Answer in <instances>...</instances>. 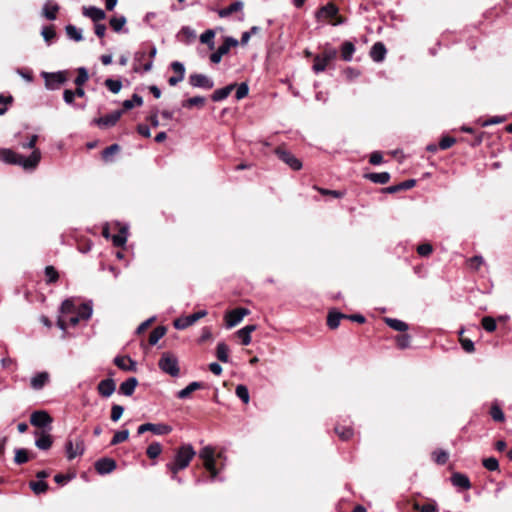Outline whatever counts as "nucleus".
<instances>
[{"label":"nucleus","mask_w":512,"mask_h":512,"mask_svg":"<svg viewBox=\"0 0 512 512\" xmlns=\"http://www.w3.org/2000/svg\"><path fill=\"white\" fill-rule=\"evenodd\" d=\"M41 159V152L34 149L29 157H24L11 149L0 150V160L8 164H17L26 170L35 169Z\"/></svg>","instance_id":"obj_1"},{"label":"nucleus","mask_w":512,"mask_h":512,"mask_svg":"<svg viewBox=\"0 0 512 512\" xmlns=\"http://www.w3.org/2000/svg\"><path fill=\"white\" fill-rule=\"evenodd\" d=\"M195 455L196 451L191 444H184L177 449L174 460L167 464V468L172 473L173 479H176L179 471L189 466Z\"/></svg>","instance_id":"obj_2"},{"label":"nucleus","mask_w":512,"mask_h":512,"mask_svg":"<svg viewBox=\"0 0 512 512\" xmlns=\"http://www.w3.org/2000/svg\"><path fill=\"white\" fill-rule=\"evenodd\" d=\"M158 365L164 373L169 374L172 377H177L180 373L177 357L169 352L162 354Z\"/></svg>","instance_id":"obj_3"},{"label":"nucleus","mask_w":512,"mask_h":512,"mask_svg":"<svg viewBox=\"0 0 512 512\" xmlns=\"http://www.w3.org/2000/svg\"><path fill=\"white\" fill-rule=\"evenodd\" d=\"M337 56V50L334 48H326L322 52V54L315 56L314 58V64H313V71L315 73L323 72L328 63L332 60H334Z\"/></svg>","instance_id":"obj_4"},{"label":"nucleus","mask_w":512,"mask_h":512,"mask_svg":"<svg viewBox=\"0 0 512 512\" xmlns=\"http://www.w3.org/2000/svg\"><path fill=\"white\" fill-rule=\"evenodd\" d=\"M275 154L292 170L298 171L302 168V162L300 161V159L295 157L290 151L286 150L285 148L277 147L275 149Z\"/></svg>","instance_id":"obj_5"},{"label":"nucleus","mask_w":512,"mask_h":512,"mask_svg":"<svg viewBox=\"0 0 512 512\" xmlns=\"http://www.w3.org/2000/svg\"><path fill=\"white\" fill-rule=\"evenodd\" d=\"M65 449L68 460L81 456L85 451L84 440L81 437H77L74 440L68 439Z\"/></svg>","instance_id":"obj_6"},{"label":"nucleus","mask_w":512,"mask_h":512,"mask_svg":"<svg viewBox=\"0 0 512 512\" xmlns=\"http://www.w3.org/2000/svg\"><path fill=\"white\" fill-rule=\"evenodd\" d=\"M239 42L233 37H226L224 43L218 47L217 51L210 55L212 63H219L224 55H226L232 47L238 46Z\"/></svg>","instance_id":"obj_7"},{"label":"nucleus","mask_w":512,"mask_h":512,"mask_svg":"<svg viewBox=\"0 0 512 512\" xmlns=\"http://www.w3.org/2000/svg\"><path fill=\"white\" fill-rule=\"evenodd\" d=\"M207 315L206 310H200L188 316H182L174 321V327L178 330H183L196 323L201 318Z\"/></svg>","instance_id":"obj_8"},{"label":"nucleus","mask_w":512,"mask_h":512,"mask_svg":"<svg viewBox=\"0 0 512 512\" xmlns=\"http://www.w3.org/2000/svg\"><path fill=\"white\" fill-rule=\"evenodd\" d=\"M250 311L247 308H236L231 311H228L225 314V322L226 327L228 329L235 327L238 325L245 316H247Z\"/></svg>","instance_id":"obj_9"},{"label":"nucleus","mask_w":512,"mask_h":512,"mask_svg":"<svg viewBox=\"0 0 512 512\" xmlns=\"http://www.w3.org/2000/svg\"><path fill=\"white\" fill-rule=\"evenodd\" d=\"M147 431H150L156 435H166L172 431V427L167 424H163V423H157V424L144 423V424L140 425L137 429V433L139 435H141Z\"/></svg>","instance_id":"obj_10"},{"label":"nucleus","mask_w":512,"mask_h":512,"mask_svg":"<svg viewBox=\"0 0 512 512\" xmlns=\"http://www.w3.org/2000/svg\"><path fill=\"white\" fill-rule=\"evenodd\" d=\"M189 83L193 87L211 89L214 86V82L206 75L194 73L189 76Z\"/></svg>","instance_id":"obj_11"},{"label":"nucleus","mask_w":512,"mask_h":512,"mask_svg":"<svg viewBox=\"0 0 512 512\" xmlns=\"http://www.w3.org/2000/svg\"><path fill=\"white\" fill-rule=\"evenodd\" d=\"M44 77L47 88L52 90L58 89L66 81V75L61 71L56 73H45Z\"/></svg>","instance_id":"obj_12"},{"label":"nucleus","mask_w":512,"mask_h":512,"mask_svg":"<svg viewBox=\"0 0 512 512\" xmlns=\"http://www.w3.org/2000/svg\"><path fill=\"white\" fill-rule=\"evenodd\" d=\"M122 116V111H114L104 117L95 119L93 122L100 128H108L114 126Z\"/></svg>","instance_id":"obj_13"},{"label":"nucleus","mask_w":512,"mask_h":512,"mask_svg":"<svg viewBox=\"0 0 512 512\" xmlns=\"http://www.w3.org/2000/svg\"><path fill=\"white\" fill-rule=\"evenodd\" d=\"M30 423L35 427H46L52 423V418L45 411H35L31 414Z\"/></svg>","instance_id":"obj_14"},{"label":"nucleus","mask_w":512,"mask_h":512,"mask_svg":"<svg viewBox=\"0 0 512 512\" xmlns=\"http://www.w3.org/2000/svg\"><path fill=\"white\" fill-rule=\"evenodd\" d=\"M115 468L116 462L111 458H102L95 463V469L101 475L111 473Z\"/></svg>","instance_id":"obj_15"},{"label":"nucleus","mask_w":512,"mask_h":512,"mask_svg":"<svg viewBox=\"0 0 512 512\" xmlns=\"http://www.w3.org/2000/svg\"><path fill=\"white\" fill-rule=\"evenodd\" d=\"M173 71L176 73L168 80L169 85L175 86L184 79L185 67L181 62L174 61L171 64Z\"/></svg>","instance_id":"obj_16"},{"label":"nucleus","mask_w":512,"mask_h":512,"mask_svg":"<svg viewBox=\"0 0 512 512\" xmlns=\"http://www.w3.org/2000/svg\"><path fill=\"white\" fill-rule=\"evenodd\" d=\"M50 376L48 372H39L30 380V386L34 390H41L48 382Z\"/></svg>","instance_id":"obj_17"},{"label":"nucleus","mask_w":512,"mask_h":512,"mask_svg":"<svg viewBox=\"0 0 512 512\" xmlns=\"http://www.w3.org/2000/svg\"><path fill=\"white\" fill-rule=\"evenodd\" d=\"M338 14V8L333 3H328L322 6L315 14L319 20L321 18L330 19L336 17Z\"/></svg>","instance_id":"obj_18"},{"label":"nucleus","mask_w":512,"mask_h":512,"mask_svg":"<svg viewBox=\"0 0 512 512\" xmlns=\"http://www.w3.org/2000/svg\"><path fill=\"white\" fill-rule=\"evenodd\" d=\"M82 13L84 16L90 18L92 21L96 23L105 19L106 17L105 12L102 9L97 8L95 6L83 7Z\"/></svg>","instance_id":"obj_19"},{"label":"nucleus","mask_w":512,"mask_h":512,"mask_svg":"<svg viewBox=\"0 0 512 512\" xmlns=\"http://www.w3.org/2000/svg\"><path fill=\"white\" fill-rule=\"evenodd\" d=\"M114 364L124 371H136V362L128 356H117Z\"/></svg>","instance_id":"obj_20"},{"label":"nucleus","mask_w":512,"mask_h":512,"mask_svg":"<svg viewBox=\"0 0 512 512\" xmlns=\"http://www.w3.org/2000/svg\"><path fill=\"white\" fill-rule=\"evenodd\" d=\"M38 438L35 441V445L40 450H48L52 446L53 440L50 434L46 432H35Z\"/></svg>","instance_id":"obj_21"},{"label":"nucleus","mask_w":512,"mask_h":512,"mask_svg":"<svg viewBox=\"0 0 512 512\" xmlns=\"http://www.w3.org/2000/svg\"><path fill=\"white\" fill-rule=\"evenodd\" d=\"M116 389L115 382L113 379H104L98 384V392L103 397L111 396Z\"/></svg>","instance_id":"obj_22"},{"label":"nucleus","mask_w":512,"mask_h":512,"mask_svg":"<svg viewBox=\"0 0 512 512\" xmlns=\"http://www.w3.org/2000/svg\"><path fill=\"white\" fill-rule=\"evenodd\" d=\"M386 52L385 45L382 42H376L370 50V57L375 62H381L384 60Z\"/></svg>","instance_id":"obj_23"},{"label":"nucleus","mask_w":512,"mask_h":512,"mask_svg":"<svg viewBox=\"0 0 512 512\" xmlns=\"http://www.w3.org/2000/svg\"><path fill=\"white\" fill-rule=\"evenodd\" d=\"M137 385L138 380L135 377H130L121 383L119 392L125 396H131L134 393Z\"/></svg>","instance_id":"obj_24"},{"label":"nucleus","mask_w":512,"mask_h":512,"mask_svg":"<svg viewBox=\"0 0 512 512\" xmlns=\"http://www.w3.org/2000/svg\"><path fill=\"white\" fill-rule=\"evenodd\" d=\"M60 7L57 3L49 0L42 8V15L48 20H55Z\"/></svg>","instance_id":"obj_25"},{"label":"nucleus","mask_w":512,"mask_h":512,"mask_svg":"<svg viewBox=\"0 0 512 512\" xmlns=\"http://www.w3.org/2000/svg\"><path fill=\"white\" fill-rule=\"evenodd\" d=\"M202 387H203V384L201 382H197V381L191 382L184 389L177 392V397L179 399L189 398L194 391L199 390Z\"/></svg>","instance_id":"obj_26"},{"label":"nucleus","mask_w":512,"mask_h":512,"mask_svg":"<svg viewBox=\"0 0 512 512\" xmlns=\"http://www.w3.org/2000/svg\"><path fill=\"white\" fill-rule=\"evenodd\" d=\"M235 87L236 84H230L226 87L215 90L211 96L212 100L219 102L226 99Z\"/></svg>","instance_id":"obj_27"},{"label":"nucleus","mask_w":512,"mask_h":512,"mask_svg":"<svg viewBox=\"0 0 512 512\" xmlns=\"http://www.w3.org/2000/svg\"><path fill=\"white\" fill-rule=\"evenodd\" d=\"M451 482L454 486L460 487L463 489H469L471 486L469 478L466 475L461 474V473H454L451 476Z\"/></svg>","instance_id":"obj_28"},{"label":"nucleus","mask_w":512,"mask_h":512,"mask_svg":"<svg viewBox=\"0 0 512 512\" xmlns=\"http://www.w3.org/2000/svg\"><path fill=\"white\" fill-rule=\"evenodd\" d=\"M242 9H243V2L235 1L231 5H229L228 7L219 10L218 11V15L221 18H225V17H228L229 15H231L234 12L241 11Z\"/></svg>","instance_id":"obj_29"},{"label":"nucleus","mask_w":512,"mask_h":512,"mask_svg":"<svg viewBox=\"0 0 512 512\" xmlns=\"http://www.w3.org/2000/svg\"><path fill=\"white\" fill-rule=\"evenodd\" d=\"M365 178L369 179L373 183L386 184L390 180V174L388 172L368 173L365 175Z\"/></svg>","instance_id":"obj_30"},{"label":"nucleus","mask_w":512,"mask_h":512,"mask_svg":"<svg viewBox=\"0 0 512 512\" xmlns=\"http://www.w3.org/2000/svg\"><path fill=\"white\" fill-rule=\"evenodd\" d=\"M355 52V46L352 42L346 41L341 46V57L344 61H351Z\"/></svg>","instance_id":"obj_31"},{"label":"nucleus","mask_w":512,"mask_h":512,"mask_svg":"<svg viewBox=\"0 0 512 512\" xmlns=\"http://www.w3.org/2000/svg\"><path fill=\"white\" fill-rule=\"evenodd\" d=\"M206 103V99L202 96H195V97H191L185 101L182 102V106L184 108H192V107H198V108H202Z\"/></svg>","instance_id":"obj_32"},{"label":"nucleus","mask_w":512,"mask_h":512,"mask_svg":"<svg viewBox=\"0 0 512 512\" xmlns=\"http://www.w3.org/2000/svg\"><path fill=\"white\" fill-rule=\"evenodd\" d=\"M385 323L395 331L404 332L408 329V325L399 319L386 318Z\"/></svg>","instance_id":"obj_33"},{"label":"nucleus","mask_w":512,"mask_h":512,"mask_svg":"<svg viewBox=\"0 0 512 512\" xmlns=\"http://www.w3.org/2000/svg\"><path fill=\"white\" fill-rule=\"evenodd\" d=\"M415 183L416 181L414 179L406 180L404 182H401L400 184L389 186L388 188H386V191L388 193H396L400 190H407L414 187Z\"/></svg>","instance_id":"obj_34"},{"label":"nucleus","mask_w":512,"mask_h":512,"mask_svg":"<svg viewBox=\"0 0 512 512\" xmlns=\"http://www.w3.org/2000/svg\"><path fill=\"white\" fill-rule=\"evenodd\" d=\"M79 321L80 319L77 315L70 316L67 319L59 317L57 320V325L60 329L66 330L68 326H76Z\"/></svg>","instance_id":"obj_35"},{"label":"nucleus","mask_w":512,"mask_h":512,"mask_svg":"<svg viewBox=\"0 0 512 512\" xmlns=\"http://www.w3.org/2000/svg\"><path fill=\"white\" fill-rule=\"evenodd\" d=\"M216 355L221 362L226 363L229 361V348L224 342L217 344Z\"/></svg>","instance_id":"obj_36"},{"label":"nucleus","mask_w":512,"mask_h":512,"mask_svg":"<svg viewBox=\"0 0 512 512\" xmlns=\"http://www.w3.org/2000/svg\"><path fill=\"white\" fill-rule=\"evenodd\" d=\"M127 20H126V17L121 15V16H114L110 19L109 21V24L111 26V28L115 31V32H120L122 31V29L124 28L125 24H126Z\"/></svg>","instance_id":"obj_37"},{"label":"nucleus","mask_w":512,"mask_h":512,"mask_svg":"<svg viewBox=\"0 0 512 512\" xmlns=\"http://www.w3.org/2000/svg\"><path fill=\"white\" fill-rule=\"evenodd\" d=\"M346 317H347V315H344L342 313L331 312V313H329L328 318H327V325L331 329H336L340 324V320L342 318H346Z\"/></svg>","instance_id":"obj_38"},{"label":"nucleus","mask_w":512,"mask_h":512,"mask_svg":"<svg viewBox=\"0 0 512 512\" xmlns=\"http://www.w3.org/2000/svg\"><path fill=\"white\" fill-rule=\"evenodd\" d=\"M166 328L164 326H158L156 327L149 336V343L150 345H155L158 343V341L165 335Z\"/></svg>","instance_id":"obj_39"},{"label":"nucleus","mask_w":512,"mask_h":512,"mask_svg":"<svg viewBox=\"0 0 512 512\" xmlns=\"http://www.w3.org/2000/svg\"><path fill=\"white\" fill-rule=\"evenodd\" d=\"M65 31H66L67 36L74 41L79 42L83 39L82 31L74 25H71V24L67 25L65 27Z\"/></svg>","instance_id":"obj_40"},{"label":"nucleus","mask_w":512,"mask_h":512,"mask_svg":"<svg viewBox=\"0 0 512 512\" xmlns=\"http://www.w3.org/2000/svg\"><path fill=\"white\" fill-rule=\"evenodd\" d=\"M92 311V304L90 302L83 303L77 311V316L79 319L88 320L92 316Z\"/></svg>","instance_id":"obj_41"},{"label":"nucleus","mask_w":512,"mask_h":512,"mask_svg":"<svg viewBox=\"0 0 512 512\" xmlns=\"http://www.w3.org/2000/svg\"><path fill=\"white\" fill-rule=\"evenodd\" d=\"M214 37H215V32L213 30L209 29L200 35V41L203 44H207L210 49H213L214 48Z\"/></svg>","instance_id":"obj_42"},{"label":"nucleus","mask_w":512,"mask_h":512,"mask_svg":"<svg viewBox=\"0 0 512 512\" xmlns=\"http://www.w3.org/2000/svg\"><path fill=\"white\" fill-rule=\"evenodd\" d=\"M162 452V446L158 442L151 443L146 450V454L149 458H157Z\"/></svg>","instance_id":"obj_43"},{"label":"nucleus","mask_w":512,"mask_h":512,"mask_svg":"<svg viewBox=\"0 0 512 512\" xmlns=\"http://www.w3.org/2000/svg\"><path fill=\"white\" fill-rule=\"evenodd\" d=\"M143 104V99L138 94H133L131 99H127L123 102V107L126 110L132 109L134 106H141Z\"/></svg>","instance_id":"obj_44"},{"label":"nucleus","mask_w":512,"mask_h":512,"mask_svg":"<svg viewBox=\"0 0 512 512\" xmlns=\"http://www.w3.org/2000/svg\"><path fill=\"white\" fill-rule=\"evenodd\" d=\"M335 432L344 441L349 440L353 436V429L350 427L336 426Z\"/></svg>","instance_id":"obj_45"},{"label":"nucleus","mask_w":512,"mask_h":512,"mask_svg":"<svg viewBox=\"0 0 512 512\" xmlns=\"http://www.w3.org/2000/svg\"><path fill=\"white\" fill-rule=\"evenodd\" d=\"M235 393L239 399H241L245 404H247L250 400L248 388L245 385H238L236 387Z\"/></svg>","instance_id":"obj_46"},{"label":"nucleus","mask_w":512,"mask_h":512,"mask_svg":"<svg viewBox=\"0 0 512 512\" xmlns=\"http://www.w3.org/2000/svg\"><path fill=\"white\" fill-rule=\"evenodd\" d=\"M205 469L210 473L211 480H215L218 474L216 469L215 457L204 461Z\"/></svg>","instance_id":"obj_47"},{"label":"nucleus","mask_w":512,"mask_h":512,"mask_svg":"<svg viewBox=\"0 0 512 512\" xmlns=\"http://www.w3.org/2000/svg\"><path fill=\"white\" fill-rule=\"evenodd\" d=\"M129 437V430L125 429V430H121V431H118L114 434L112 440H111V445H117L119 443H122L124 441H126Z\"/></svg>","instance_id":"obj_48"},{"label":"nucleus","mask_w":512,"mask_h":512,"mask_svg":"<svg viewBox=\"0 0 512 512\" xmlns=\"http://www.w3.org/2000/svg\"><path fill=\"white\" fill-rule=\"evenodd\" d=\"M432 457L437 464L444 465L449 458V455L444 450H436L433 452Z\"/></svg>","instance_id":"obj_49"},{"label":"nucleus","mask_w":512,"mask_h":512,"mask_svg":"<svg viewBox=\"0 0 512 512\" xmlns=\"http://www.w3.org/2000/svg\"><path fill=\"white\" fill-rule=\"evenodd\" d=\"M105 86L114 94H117L121 88H122V83L120 80H114V79H106L105 80Z\"/></svg>","instance_id":"obj_50"},{"label":"nucleus","mask_w":512,"mask_h":512,"mask_svg":"<svg viewBox=\"0 0 512 512\" xmlns=\"http://www.w3.org/2000/svg\"><path fill=\"white\" fill-rule=\"evenodd\" d=\"M28 452L26 449L20 448L15 451L14 461L17 464H24L28 461Z\"/></svg>","instance_id":"obj_51"},{"label":"nucleus","mask_w":512,"mask_h":512,"mask_svg":"<svg viewBox=\"0 0 512 512\" xmlns=\"http://www.w3.org/2000/svg\"><path fill=\"white\" fill-rule=\"evenodd\" d=\"M199 457L205 461L215 457V450L212 446H205L199 452Z\"/></svg>","instance_id":"obj_52"},{"label":"nucleus","mask_w":512,"mask_h":512,"mask_svg":"<svg viewBox=\"0 0 512 512\" xmlns=\"http://www.w3.org/2000/svg\"><path fill=\"white\" fill-rule=\"evenodd\" d=\"M41 35L44 40L50 44L51 40L55 38L56 33L53 26H45L42 28Z\"/></svg>","instance_id":"obj_53"},{"label":"nucleus","mask_w":512,"mask_h":512,"mask_svg":"<svg viewBox=\"0 0 512 512\" xmlns=\"http://www.w3.org/2000/svg\"><path fill=\"white\" fill-rule=\"evenodd\" d=\"M88 78H89V75H88L87 70L84 67H80L78 69V75L75 78L74 82L77 86H82L84 83L87 82Z\"/></svg>","instance_id":"obj_54"},{"label":"nucleus","mask_w":512,"mask_h":512,"mask_svg":"<svg viewBox=\"0 0 512 512\" xmlns=\"http://www.w3.org/2000/svg\"><path fill=\"white\" fill-rule=\"evenodd\" d=\"M60 311L64 315L72 314L75 311V306L72 300L66 299L62 302Z\"/></svg>","instance_id":"obj_55"},{"label":"nucleus","mask_w":512,"mask_h":512,"mask_svg":"<svg viewBox=\"0 0 512 512\" xmlns=\"http://www.w3.org/2000/svg\"><path fill=\"white\" fill-rule=\"evenodd\" d=\"M482 326L487 332H493L496 329V321L490 316L483 317Z\"/></svg>","instance_id":"obj_56"},{"label":"nucleus","mask_w":512,"mask_h":512,"mask_svg":"<svg viewBox=\"0 0 512 512\" xmlns=\"http://www.w3.org/2000/svg\"><path fill=\"white\" fill-rule=\"evenodd\" d=\"M113 244L117 247L123 246L127 241L126 230L122 229L120 233L112 237Z\"/></svg>","instance_id":"obj_57"},{"label":"nucleus","mask_w":512,"mask_h":512,"mask_svg":"<svg viewBox=\"0 0 512 512\" xmlns=\"http://www.w3.org/2000/svg\"><path fill=\"white\" fill-rule=\"evenodd\" d=\"M30 487L35 494L44 493L48 489V485L44 481L31 482Z\"/></svg>","instance_id":"obj_58"},{"label":"nucleus","mask_w":512,"mask_h":512,"mask_svg":"<svg viewBox=\"0 0 512 512\" xmlns=\"http://www.w3.org/2000/svg\"><path fill=\"white\" fill-rule=\"evenodd\" d=\"M414 508L419 512H438V508L435 503H426L423 505L415 504Z\"/></svg>","instance_id":"obj_59"},{"label":"nucleus","mask_w":512,"mask_h":512,"mask_svg":"<svg viewBox=\"0 0 512 512\" xmlns=\"http://www.w3.org/2000/svg\"><path fill=\"white\" fill-rule=\"evenodd\" d=\"M483 466L489 471H496L499 468V463L496 458L489 457L483 460Z\"/></svg>","instance_id":"obj_60"},{"label":"nucleus","mask_w":512,"mask_h":512,"mask_svg":"<svg viewBox=\"0 0 512 512\" xmlns=\"http://www.w3.org/2000/svg\"><path fill=\"white\" fill-rule=\"evenodd\" d=\"M124 408L121 405H113L111 409V420L117 422L123 415Z\"/></svg>","instance_id":"obj_61"},{"label":"nucleus","mask_w":512,"mask_h":512,"mask_svg":"<svg viewBox=\"0 0 512 512\" xmlns=\"http://www.w3.org/2000/svg\"><path fill=\"white\" fill-rule=\"evenodd\" d=\"M119 150L120 147L118 144H112L103 150L102 157L104 160H108L112 155L117 153Z\"/></svg>","instance_id":"obj_62"},{"label":"nucleus","mask_w":512,"mask_h":512,"mask_svg":"<svg viewBox=\"0 0 512 512\" xmlns=\"http://www.w3.org/2000/svg\"><path fill=\"white\" fill-rule=\"evenodd\" d=\"M45 275L48 283L56 282L58 279V272L53 266H47L45 268Z\"/></svg>","instance_id":"obj_63"},{"label":"nucleus","mask_w":512,"mask_h":512,"mask_svg":"<svg viewBox=\"0 0 512 512\" xmlns=\"http://www.w3.org/2000/svg\"><path fill=\"white\" fill-rule=\"evenodd\" d=\"M490 414H491V417L493 420L497 421V422H502L504 421V413L503 411L501 410L500 407L498 406H493L491 408V411H490Z\"/></svg>","instance_id":"obj_64"}]
</instances>
